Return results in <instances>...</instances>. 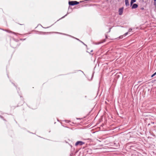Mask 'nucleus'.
<instances>
[{
  "instance_id": "obj_1",
  "label": "nucleus",
  "mask_w": 156,
  "mask_h": 156,
  "mask_svg": "<svg viewBox=\"0 0 156 156\" xmlns=\"http://www.w3.org/2000/svg\"><path fill=\"white\" fill-rule=\"evenodd\" d=\"M79 3V2H77L76 1H69V4L70 5H76L78 4Z\"/></svg>"
},
{
  "instance_id": "obj_2",
  "label": "nucleus",
  "mask_w": 156,
  "mask_h": 156,
  "mask_svg": "<svg viewBox=\"0 0 156 156\" xmlns=\"http://www.w3.org/2000/svg\"><path fill=\"white\" fill-rule=\"evenodd\" d=\"M84 144V143L81 141H78L75 144V146H77L78 145L81 146Z\"/></svg>"
},
{
  "instance_id": "obj_3",
  "label": "nucleus",
  "mask_w": 156,
  "mask_h": 156,
  "mask_svg": "<svg viewBox=\"0 0 156 156\" xmlns=\"http://www.w3.org/2000/svg\"><path fill=\"white\" fill-rule=\"evenodd\" d=\"M138 7V5L136 4H134L132 7V9H136Z\"/></svg>"
},
{
  "instance_id": "obj_4",
  "label": "nucleus",
  "mask_w": 156,
  "mask_h": 156,
  "mask_svg": "<svg viewBox=\"0 0 156 156\" xmlns=\"http://www.w3.org/2000/svg\"><path fill=\"white\" fill-rule=\"evenodd\" d=\"M123 10L122 8H120L119 10V14L120 15H122L123 12Z\"/></svg>"
},
{
  "instance_id": "obj_5",
  "label": "nucleus",
  "mask_w": 156,
  "mask_h": 156,
  "mask_svg": "<svg viewBox=\"0 0 156 156\" xmlns=\"http://www.w3.org/2000/svg\"><path fill=\"white\" fill-rule=\"evenodd\" d=\"M125 4L126 6L129 5V2L128 0H125Z\"/></svg>"
},
{
  "instance_id": "obj_6",
  "label": "nucleus",
  "mask_w": 156,
  "mask_h": 156,
  "mask_svg": "<svg viewBox=\"0 0 156 156\" xmlns=\"http://www.w3.org/2000/svg\"><path fill=\"white\" fill-rule=\"evenodd\" d=\"M156 75V72L155 73H154L152 75V76H151V77H153L154 76Z\"/></svg>"
},
{
  "instance_id": "obj_7",
  "label": "nucleus",
  "mask_w": 156,
  "mask_h": 156,
  "mask_svg": "<svg viewBox=\"0 0 156 156\" xmlns=\"http://www.w3.org/2000/svg\"><path fill=\"white\" fill-rule=\"evenodd\" d=\"M8 31L9 33H13V34H16V33H14V32H12V31H10V30H9V31Z\"/></svg>"
},
{
  "instance_id": "obj_8",
  "label": "nucleus",
  "mask_w": 156,
  "mask_h": 156,
  "mask_svg": "<svg viewBox=\"0 0 156 156\" xmlns=\"http://www.w3.org/2000/svg\"><path fill=\"white\" fill-rule=\"evenodd\" d=\"M136 1V0H131V1L133 3L135 2Z\"/></svg>"
},
{
  "instance_id": "obj_9",
  "label": "nucleus",
  "mask_w": 156,
  "mask_h": 156,
  "mask_svg": "<svg viewBox=\"0 0 156 156\" xmlns=\"http://www.w3.org/2000/svg\"><path fill=\"white\" fill-rule=\"evenodd\" d=\"M127 34H128V33H125V34L123 35V36H126V35H127Z\"/></svg>"
},
{
  "instance_id": "obj_10",
  "label": "nucleus",
  "mask_w": 156,
  "mask_h": 156,
  "mask_svg": "<svg viewBox=\"0 0 156 156\" xmlns=\"http://www.w3.org/2000/svg\"><path fill=\"white\" fill-rule=\"evenodd\" d=\"M133 3V2H132L131 1V2H130V5H131Z\"/></svg>"
},
{
  "instance_id": "obj_11",
  "label": "nucleus",
  "mask_w": 156,
  "mask_h": 156,
  "mask_svg": "<svg viewBox=\"0 0 156 156\" xmlns=\"http://www.w3.org/2000/svg\"><path fill=\"white\" fill-rule=\"evenodd\" d=\"M132 29H129V32H130L132 30Z\"/></svg>"
},
{
  "instance_id": "obj_12",
  "label": "nucleus",
  "mask_w": 156,
  "mask_h": 156,
  "mask_svg": "<svg viewBox=\"0 0 156 156\" xmlns=\"http://www.w3.org/2000/svg\"><path fill=\"white\" fill-rule=\"evenodd\" d=\"M122 36H120L119 38H122Z\"/></svg>"
},
{
  "instance_id": "obj_13",
  "label": "nucleus",
  "mask_w": 156,
  "mask_h": 156,
  "mask_svg": "<svg viewBox=\"0 0 156 156\" xmlns=\"http://www.w3.org/2000/svg\"><path fill=\"white\" fill-rule=\"evenodd\" d=\"M154 1H156V0H154Z\"/></svg>"
}]
</instances>
